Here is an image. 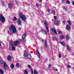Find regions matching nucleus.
<instances>
[{"label":"nucleus","instance_id":"cd10ccee","mask_svg":"<svg viewBox=\"0 0 74 74\" xmlns=\"http://www.w3.org/2000/svg\"><path fill=\"white\" fill-rule=\"evenodd\" d=\"M60 37V38H61V39H63V38H64V36H63V35H61Z\"/></svg>","mask_w":74,"mask_h":74},{"label":"nucleus","instance_id":"dca6fc26","mask_svg":"<svg viewBox=\"0 0 74 74\" xmlns=\"http://www.w3.org/2000/svg\"><path fill=\"white\" fill-rule=\"evenodd\" d=\"M56 40V41H58V38L56 36H55L54 37H53L52 38V40Z\"/></svg>","mask_w":74,"mask_h":74},{"label":"nucleus","instance_id":"72a5a7b5","mask_svg":"<svg viewBox=\"0 0 74 74\" xmlns=\"http://www.w3.org/2000/svg\"><path fill=\"white\" fill-rule=\"evenodd\" d=\"M30 71H31V73L32 74H33V70H32V69H30Z\"/></svg>","mask_w":74,"mask_h":74},{"label":"nucleus","instance_id":"c756f323","mask_svg":"<svg viewBox=\"0 0 74 74\" xmlns=\"http://www.w3.org/2000/svg\"><path fill=\"white\" fill-rule=\"evenodd\" d=\"M67 67L69 69H70V68H71V66L69 65H67Z\"/></svg>","mask_w":74,"mask_h":74},{"label":"nucleus","instance_id":"ea45409f","mask_svg":"<svg viewBox=\"0 0 74 74\" xmlns=\"http://www.w3.org/2000/svg\"><path fill=\"white\" fill-rule=\"evenodd\" d=\"M36 6L37 7V8H38L39 5H38V3L36 4Z\"/></svg>","mask_w":74,"mask_h":74},{"label":"nucleus","instance_id":"20e7f679","mask_svg":"<svg viewBox=\"0 0 74 74\" xmlns=\"http://www.w3.org/2000/svg\"><path fill=\"white\" fill-rule=\"evenodd\" d=\"M0 21H2V22H4L5 21V18L2 14H1L0 15Z\"/></svg>","mask_w":74,"mask_h":74},{"label":"nucleus","instance_id":"f257e3e1","mask_svg":"<svg viewBox=\"0 0 74 74\" xmlns=\"http://www.w3.org/2000/svg\"><path fill=\"white\" fill-rule=\"evenodd\" d=\"M9 30L8 31L9 34H11V33H15L16 32V29L15 28V27L13 25H10L9 28Z\"/></svg>","mask_w":74,"mask_h":74},{"label":"nucleus","instance_id":"680f3d73","mask_svg":"<svg viewBox=\"0 0 74 74\" xmlns=\"http://www.w3.org/2000/svg\"><path fill=\"white\" fill-rule=\"evenodd\" d=\"M47 1H48V0H47Z\"/></svg>","mask_w":74,"mask_h":74},{"label":"nucleus","instance_id":"423d86ee","mask_svg":"<svg viewBox=\"0 0 74 74\" xmlns=\"http://www.w3.org/2000/svg\"><path fill=\"white\" fill-rule=\"evenodd\" d=\"M12 42H10V44L11 45V46H12V49L13 50H14V51H15V47H14V45L12 44Z\"/></svg>","mask_w":74,"mask_h":74},{"label":"nucleus","instance_id":"aec40b11","mask_svg":"<svg viewBox=\"0 0 74 74\" xmlns=\"http://www.w3.org/2000/svg\"><path fill=\"white\" fill-rule=\"evenodd\" d=\"M59 22L58 21H56L54 22V24L56 25H59Z\"/></svg>","mask_w":74,"mask_h":74},{"label":"nucleus","instance_id":"a18cd8bd","mask_svg":"<svg viewBox=\"0 0 74 74\" xmlns=\"http://www.w3.org/2000/svg\"><path fill=\"white\" fill-rule=\"evenodd\" d=\"M15 2H16V4H18V2H17V1H15Z\"/></svg>","mask_w":74,"mask_h":74},{"label":"nucleus","instance_id":"0eeeda50","mask_svg":"<svg viewBox=\"0 0 74 74\" xmlns=\"http://www.w3.org/2000/svg\"><path fill=\"white\" fill-rule=\"evenodd\" d=\"M3 65L4 67V69H6L8 67V65L6 64V63H5V62H3Z\"/></svg>","mask_w":74,"mask_h":74},{"label":"nucleus","instance_id":"4c0bfd02","mask_svg":"<svg viewBox=\"0 0 74 74\" xmlns=\"http://www.w3.org/2000/svg\"><path fill=\"white\" fill-rule=\"evenodd\" d=\"M28 69H30V67H31V66H30V65H28Z\"/></svg>","mask_w":74,"mask_h":74},{"label":"nucleus","instance_id":"3c124183","mask_svg":"<svg viewBox=\"0 0 74 74\" xmlns=\"http://www.w3.org/2000/svg\"><path fill=\"white\" fill-rule=\"evenodd\" d=\"M62 33V32H61V31H59V33H60H60Z\"/></svg>","mask_w":74,"mask_h":74},{"label":"nucleus","instance_id":"6e6552de","mask_svg":"<svg viewBox=\"0 0 74 74\" xmlns=\"http://www.w3.org/2000/svg\"><path fill=\"white\" fill-rule=\"evenodd\" d=\"M14 44L16 46L17 45V44H20V42L18 41H15L14 42Z\"/></svg>","mask_w":74,"mask_h":74},{"label":"nucleus","instance_id":"7c9ffc66","mask_svg":"<svg viewBox=\"0 0 74 74\" xmlns=\"http://www.w3.org/2000/svg\"><path fill=\"white\" fill-rule=\"evenodd\" d=\"M51 64H50L48 65V68H50V67L51 66Z\"/></svg>","mask_w":74,"mask_h":74},{"label":"nucleus","instance_id":"2eb2a0df","mask_svg":"<svg viewBox=\"0 0 74 74\" xmlns=\"http://www.w3.org/2000/svg\"><path fill=\"white\" fill-rule=\"evenodd\" d=\"M63 8L65 11H67V10H68L67 7L66 6L63 7Z\"/></svg>","mask_w":74,"mask_h":74},{"label":"nucleus","instance_id":"a211bd4d","mask_svg":"<svg viewBox=\"0 0 74 74\" xmlns=\"http://www.w3.org/2000/svg\"><path fill=\"white\" fill-rule=\"evenodd\" d=\"M60 43L63 46H66V43H65L64 42H61Z\"/></svg>","mask_w":74,"mask_h":74},{"label":"nucleus","instance_id":"4468645a","mask_svg":"<svg viewBox=\"0 0 74 74\" xmlns=\"http://www.w3.org/2000/svg\"><path fill=\"white\" fill-rule=\"evenodd\" d=\"M45 48H47V40H45Z\"/></svg>","mask_w":74,"mask_h":74},{"label":"nucleus","instance_id":"79ce46f5","mask_svg":"<svg viewBox=\"0 0 74 74\" xmlns=\"http://www.w3.org/2000/svg\"><path fill=\"white\" fill-rule=\"evenodd\" d=\"M47 10L48 12H50V9H49L48 8Z\"/></svg>","mask_w":74,"mask_h":74},{"label":"nucleus","instance_id":"6ab92c4d","mask_svg":"<svg viewBox=\"0 0 74 74\" xmlns=\"http://www.w3.org/2000/svg\"><path fill=\"white\" fill-rule=\"evenodd\" d=\"M36 53H37L38 56V58H40V53H39V52H38V50H36Z\"/></svg>","mask_w":74,"mask_h":74},{"label":"nucleus","instance_id":"c03bdc74","mask_svg":"<svg viewBox=\"0 0 74 74\" xmlns=\"http://www.w3.org/2000/svg\"><path fill=\"white\" fill-rule=\"evenodd\" d=\"M24 42H25V41H26V39H25V38H24V39H23V40H22Z\"/></svg>","mask_w":74,"mask_h":74},{"label":"nucleus","instance_id":"09e8293b","mask_svg":"<svg viewBox=\"0 0 74 74\" xmlns=\"http://www.w3.org/2000/svg\"><path fill=\"white\" fill-rule=\"evenodd\" d=\"M55 70H56V71H58V69H56Z\"/></svg>","mask_w":74,"mask_h":74},{"label":"nucleus","instance_id":"de8ad7c7","mask_svg":"<svg viewBox=\"0 0 74 74\" xmlns=\"http://www.w3.org/2000/svg\"><path fill=\"white\" fill-rule=\"evenodd\" d=\"M62 2L63 3H64V0H62Z\"/></svg>","mask_w":74,"mask_h":74},{"label":"nucleus","instance_id":"603ef678","mask_svg":"<svg viewBox=\"0 0 74 74\" xmlns=\"http://www.w3.org/2000/svg\"><path fill=\"white\" fill-rule=\"evenodd\" d=\"M2 3L3 4V5H4V2H2Z\"/></svg>","mask_w":74,"mask_h":74},{"label":"nucleus","instance_id":"ddd939ff","mask_svg":"<svg viewBox=\"0 0 74 74\" xmlns=\"http://www.w3.org/2000/svg\"><path fill=\"white\" fill-rule=\"evenodd\" d=\"M7 59L8 61H10L11 59V56H8L7 57Z\"/></svg>","mask_w":74,"mask_h":74},{"label":"nucleus","instance_id":"6e6d98bb","mask_svg":"<svg viewBox=\"0 0 74 74\" xmlns=\"http://www.w3.org/2000/svg\"><path fill=\"white\" fill-rule=\"evenodd\" d=\"M0 46H1V42H0Z\"/></svg>","mask_w":74,"mask_h":74},{"label":"nucleus","instance_id":"052dcab7","mask_svg":"<svg viewBox=\"0 0 74 74\" xmlns=\"http://www.w3.org/2000/svg\"><path fill=\"white\" fill-rule=\"evenodd\" d=\"M73 69H74V67H73Z\"/></svg>","mask_w":74,"mask_h":74},{"label":"nucleus","instance_id":"c9c22d12","mask_svg":"<svg viewBox=\"0 0 74 74\" xmlns=\"http://www.w3.org/2000/svg\"><path fill=\"white\" fill-rule=\"evenodd\" d=\"M54 19H55V20H56L57 19V18H56V16H54Z\"/></svg>","mask_w":74,"mask_h":74},{"label":"nucleus","instance_id":"5701e85b","mask_svg":"<svg viewBox=\"0 0 74 74\" xmlns=\"http://www.w3.org/2000/svg\"><path fill=\"white\" fill-rule=\"evenodd\" d=\"M24 73L25 74H28V72L25 70L24 71Z\"/></svg>","mask_w":74,"mask_h":74},{"label":"nucleus","instance_id":"9d476101","mask_svg":"<svg viewBox=\"0 0 74 74\" xmlns=\"http://www.w3.org/2000/svg\"><path fill=\"white\" fill-rule=\"evenodd\" d=\"M40 32H41V33H43L44 34H47V32L44 29H42L40 31Z\"/></svg>","mask_w":74,"mask_h":74},{"label":"nucleus","instance_id":"b1692460","mask_svg":"<svg viewBox=\"0 0 74 74\" xmlns=\"http://www.w3.org/2000/svg\"><path fill=\"white\" fill-rule=\"evenodd\" d=\"M34 74H38V72L36 70H34Z\"/></svg>","mask_w":74,"mask_h":74},{"label":"nucleus","instance_id":"f8f14e48","mask_svg":"<svg viewBox=\"0 0 74 74\" xmlns=\"http://www.w3.org/2000/svg\"><path fill=\"white\" fill-rule=\"evenodd\" d=\"M9 8H11L12 7V3H10L8 4Z\"/></svg>","mask_w":74,"mask_h":74},{"label":"nucleus","instance_id":"a19ab883","mask_svg":"<svg viewBox=\"0 0 74 74\" xmlns=\"http://www.w3.org/2000/svg\"><path fill=\"white\" fill-rule=\"evenodd\" d=\"M65 21H63L62 23L63 25H64V24H65Z\"/></svg>","mask_w":74,"mask_h":74},{"label":"nucleus","instance_id":"2f4dec72","mask_svg":"<svg viewBox=\"0 0 74 74\" xmlns=\"http://www.w3.org/2000/svg\"><path fill=\"white\" fill-rule=\"evenodd\" d=\"M66 40H69V39H70V38H69V37L68 35L66 36Z\"/></svg>","mask_w":74,"mask_h":74},{"label":"nucleus","instance_id":"f704fd0d","mask_svg":"<svg viewBox=\"0 0 74 74\" xmlns=\"http://www.w3.org/2000/svg\"><path fill=\"white\" fill-rule=\"evenodd\" d=\"M52 12H53V15H55V10H53L52 11Z\"/></svg>","mask_w":74,"mask_h":74},{"label":"nucleus","instance_id":"58836bf2","mask_svg":"<svg viewBox=\"0 0 74 74\" xmlns=\"http://www.w3.org/2000/svg\"><path fill=\"white\" fill-rule=\"evenodd\" d=\"M66 3L67 4H70V2L68 0L67 1Z\"/></svg>","mask_w":74,"mask_h":74},{"label":"nucleus","instance_id":"4be33fe9","mask_svg":"<svg viewBox=\"0 0 74 74\" xmlns=\"http://www.w3.org/2000/svg\"><path fill=\"white\" fill-rule=\"evenodd\" d=\"M26 34H24L23 36H22V40H23V39H24V38H25V37H26Z\"/></svg>","mask_w":74,"mask_h":74},{"label":"nucleus","instance_id":"bb28decb","mask_svg":"<svg viewBox=\"0 0 74 74\" xmlns=\"http://www.w3.org/2000/svg\"><path fill=\"white\" fill-rule=\"evenodd\" d=\"M17 19V18H16V17H14L13 18V21H16Z\"/></svg>","mask_w":74,"mask_h":74},{"label":"nucleus","instance_id":"1a4fd4ad","mask_svg":"<svg viewBox=\"0 0 74 74\" xmlns=\"http://www.w3.org/2000/svg\"><path fill=\"white\" fill-rule=\"evenodd\" d=\"M51 30L53 32H54V33H55V34H57V33L56 32V29L52 28L51 29Z\"/></svg>","mask_w":74,"mask_h":74},{"label":"nucleus","instance_id":"c85d7f7f","mask_svg":"<svg viewBox=\"0 0 74 74\" xmlns=\"http://www.w3.org/2000/svg\"><path fill=\"white\" fill-rule=\"evenodd\" d=\"M68 23H69V25H71V21H70L68 20Z\"/></svg>","mask_w":74,"mask_h":74},{"label":"nucleus","instance_id":"412c9836","mask_svg":"<svg viewBox=\"0 0 74 74\" xmlns=\"http://www.w3.org/2000/svg\"><path fill=\"white\" fill-rule=\"evenodd\" d=\"M18 25H21V22L20 19L18 20Z\"/></svg>","mask_w":74,"mask_h":74},{"label":"nucleus","instance_id":"473e14b6","mask_svg":"<svg viewBox=\"0 0 74 74\" xmlns=\"http://www.w3.org/2000/svg\"><path fill=\"white\" fill-rule=\"evenodd\" d=\"M66 47L68 50H70V49L69 48V45H67Z\"/></svg>","mask_w":74,"mask_h":74},{"label":"nucleus","instance_id":"a878e982","mask_svg":"<svg viewBox=\"0 0 74 74\" xmlns=\"http://www.w3.org/2000/svg\"><path fill=\"white\" fill-rule=\"evenodd\" d=\"M16 67H19V64L18 63H16Z\"/></svg>","mask_w":74,"mask_h":74},{"label":"nucleus","instance_id":"49530a36","mask_svg":"<svg viewBox=\"0 0 74 74\" xmlns=\"http://www.w3.org/2000/svg\"><path fill=\"white\" fill-rule=\"evenodd\" d=\"M48 59L46 58L45 60V61H46V62H47L48 61Z\"/></svg>","mask_w":74,"mask_h":74},{"label":"nucleus","instance_id":"9b49d317","mask_svg":"<svg viewBox=\"0 0 74 74\" xmlns=\"http://www.w3.org/2000/svg\"><path fill=\"white\" fill-rule=\"evenodd\" d=\"M70 26L69 25H67L66 26V29L67 30L69 31V30H70Z\"/></svg>","mask_w":74,"mask_h":74},{"label":"nucleus","instance_id":"393cba45","mask_svg":"<svg viewBox=\"0 0 74 74\" xmlns=\"http://www.w3.org/2000/svg\"><path fill=\"white\" fill-rule=\"evenodd\" d=\"M11 69H14V64H11Z\"/></svg>","mask_w":74,"mask_h":74},{"label":"nucleus","instance_id":"e433bc0d","mask_svg":"<svg viewBox=\"0 0 74 74\" xmlns=\"http://www.w3.org/2000/svg\"><path fill=\"white\" fill-rule=\"evenodd\" d=\"M59 57L60 58H61V54L60 53H59Z\"/></svg>","mask_w":74,"mask_h":74},{"label":"nucleus","instance_id":"13d9d810","mask_svg":"<svg viewBox=\"0 0 74 74\" xmlns=\"http://www.w3.org/2000/svg\"><path fill=\"white\" fill-rule=\"evenodd\" d=\"M39 1H42V0H39Z\"/></svg>","mask_w":74,"mask_h":74},{"label":"nucleus","instance_id":"8fccbe9b","mask_svg":"<svg viewBox=\"0 0 74 74\" xmlns=\"http://www.w3.org/2000/svg\"><path fill=\"white\" fill-rule=\"evenodd\" d=\"M72 4H73V5H74V1H73V2H72Z\"/></svg>","mask_w":74,"mask_h":74},{"label":"nucleus","instance_id":"37998d69","mask_svg":"<svg viewBox=\"0 0 74 74\" xmlns=\"http://www.w3.org/2000/svg\"><path fill=\"white\" fill-rule=\"evenodd\" d=\"M3 64V62L1 61H0V64Z\"/></svg>","mask_w":74,"mask_h":74},{"label":"nucleus","instance_id":"864d4df0","mask_svg":"<svg viewBox=\"0 0 74 74\" xmlns=\"http://www.w3.org/2000/svg\"><path fill=\"white\" fill-rule=\"evenodd\" d=\"M21 28H20V27H19V30H21Z\"/></svg>","mask_w":74,"mask_h":74},{"label":"nucleus","instance_id":"7ed1b4c3","mask_svg":"<svg viewBox=\"0 0 74 74\" xmlns=\"http://www.w3.org/2000/svg\"><path fill=\"white\" fill-rule=\"evenodd\" d=\"M20 17L22 19L23 21H25L26 17L24 16L22 13H20L19 14Z\"/></svg>","mask_w":74,"mask_h":74},{"label":"nucleus","instance_id":"f03ea898","mask_svg":"<svg viewBox=\"0 0 74 74\" xmlns=\"http://www.w3.org/2000/svg\"><path fill=\"white\" fill-rule=\"evenodd\" d=\"M24 57L25 58L28 59H30L32 58L31 55L29 53H27L26 52H25L24 53Z\"/></svg>","mask_w":74,"mask_h":74},{"label":"nucleus","instance_id":"bf43d9fd","mask_svg":"<svg viewBox=\"0 0 74 74\" xmlns=\"http://www.w3.org/2000/svg\"><path fill=\"white\" fill-rule=\"evenodd\" d=\"M42 41H43V40H42Z\"/></svg>","mask_w":74,"mask_h":74},{"label":"nucleus","instance_id":"4d7b16f0","mask_svg":"<svg viewBox=\"0 0 74 74\" xmlns=\"http://www.w3.org/2000/svg\"><path fill=\"white\" fill-rule=\"evenodd\" d=\"M51 59H52V60H53V58H52Z\"/></svg>","mask_w":74,"mask_h":74},{"label":"nucleus","instance_id":"39448f33","mask_svg":"<svg viewBox=\"0 0 74 74\" xmlns=\"http://www.w3.org/2000/svg\"><path fill=\"white\" fill-rule=\"evenodd\" d=\"M44 24L45 26H46V29L47 30V32H49V29H48V27L47 26H48V23L46 21L44 22Z\"/></svg>","mask_w":74,"mask_h":74},{"label":"nucleus","instance_id":"f3484780","mask_svg":"<svg viewBox=\"0 0 74 74\" xmlns=\"http://www.w3.org/2000/svg\"><path fill=\"white\" fill-rule=\"evenodd\" d=\"M0 73L1 74H4V71L2 70V69L0 68Z\"/></svg>","mask_w":74,"mask_h":74},{"label":"nucleus","instance_id":"5fc2aeb1","mask_svg":"<svg viewBox=\"0 0 74 74\" xmlns=\"http://www.w3.org/2000/svg\"><path fill=\"white\" fill-rule=\"evenodd\" d=\"M40 73H41V74H42V73H43V72H40Z\"/></svg>","mask_w":74,"mask_h":74}]
</instances>
